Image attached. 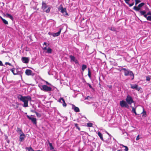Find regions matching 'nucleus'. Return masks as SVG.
I'll return each mask as SVG.
<instances>
[{
	"label": "nucleus",
	"instance_id": "6e6552de",
	"mask_svg": "<svg viewBox=\"0 0 151 151\" xmlns=\"http://www.w3.org/2000/svg\"><path fill=\"white\" fill-rule=\"evenodd\" d=\"M144 5V3H142L139 4L137 7L136 6H134L133 7V9L136 11H138L140 10L141 8Z\"/></svg>",
	"mask_w": 151,
	"mask_h": 151
},
{
	"label": "nucleus",
	"instance_id": "6e6d98bb",
	"mask_svg": "<svg viewBox=\"0 0 151 151\" xmlns=\"http://www.w3.org/2000/svg\"><path fill=\"white\" fill-rule=\"evenodd\" d=\"M35 151H40V150H37Z\"/></svg>",
	"mask_w": 151,
	"mask_h": 151
},
{
	"label": "nucleus",
	"instance_id": "20e7f679",
	"mask_svg": "<svg viewBox=\"0 0 151 151\" xmlns=\"http://www.w3.org/2000/svg\"><path fill=\"white\" fill-rule=\"evenodd\" d=\"M126 101L128 104L131 105L134 102L132 97L129 95H128L126 99Z\"/></svg>",
	"mask_w": 151,
	"mask_h": 151
},
{
	"label": "nucleus",
	"instance_id": "2f4dec72",
	"mask_svg": "<svg viewBox=\"0 0 151 151\" xmlns=\"http://www.w3.org/2000/svg\"><path fill=\"white\" fill-rule=\"evenodd\" d=\"M93 124L91 123H88L87 124V125L88 127H91L92 126Z\"/></svg>",
	"mask_w": 151,
	"mask_h": 151
},
{
	"label": "nucleus",
	"instance_id": "f704fd0d",
	"mask_svg": "<svg viewBox=\"0 0 151 151\" xmlns=\"http://www.w3.org/2000/svg\"><path fill=\"white\" fill-rule=\"evenodd\" d=\"M135 5H136L138 3L140 2V1L139 0H135Z\"/></svg>",
	"mask_w": 151,
	"mask_h": 151
},
{
	"label": "nucleus",
	"instance_id": "ea45409f",
	"mask_svg": "<svg viewBox=\"0 0 151 151\" xmlns=\"http://www.w3.org/2000/svg\"><path fill=\"white\" fill-rule=\"evenodd\" d=\"M48 34L49 35H52L53 36V32H49L48 33Z\"/></svg>",
	"mask_w": 151,
	"mask_h": 151
},
{
	"label": "nucleus",
	"instance_id": "412c9836",
	"mask_svg": "<svg viewBox=\"0 0 151 151\" xmlns=\"http://www.w3.org/2000/svg\"><path fill=\"white\" fill-rule=\"evenodd\" d=\"M69 57L71 60L73 61V62L76 59V58L74 56L72 55H70Z\"/></svg>",
	"mask_w": 151,
	"mask_h": 151
},
{
	"label": "nucleus",
	"instance_id": "c85d7f7f",
	"mask_svg": "<svg viewBox=\"0 0 151 151\" xmlns=\"http://www.w3.org/2000/svg\"><path fill=\"white\" fill-rule=\"evenodd\" d=\"M7 16L8 17H9L11 19H12L13 17L12 16L9 14H6Z\"/></svg>",
	"mask_w": 151,
	"mask_h": 151
},
{
	"label": "nucleus",
	"instance_id": "864d4df0",
	"mask_svg": "<svg viewBox=\"0 0 151 151\" xmlns=\"http://www.w3.org/2000/svg\"><path fill=\"white\" fill-rule=\"evenodd\" d=\"M43 45H47V43L46 42H44V43Z\"/></svg>",
	"mask_w": 151,
	"mask_h": 151
},
{
	"label": "nucleus",
	"instance_id": "6ab92c4d",
	"mask_svg": "<svg viewBox=\"0 0 151 151\" xmlns=\"http://www.w3.org/2000/svg\"><path fill=\"white\" fill-rule=\"evenodd\" d=\"M99 137L102 140H103V138L102 134L99 132H98L97 133Z\"/></svg>",
	"mask_w": 151,
	"mask_h": 151
},
{
	"label": "nucleus",
	"instance_id": "a211bd4d",
	"mask_svg": "<svg viewBox=\"0 0 151 151\" xmlns=\"http://www.w3.org/2000/svg\"><path fill=\"white\" fill-rule=\"evenodd\" d=\"M47 142L50 146V150H52L54 149V147L53 146H52V144L50 142V141L49 140H47Z\"/></svg>",
	"mask_w": 151,
	"mask_h": 151
},
{
	"label": "nucleus",
	"instance_id": "39448f33",
	"mask_svg": "<svg viewBox=\"0 0 151 151\" xmlns=\"http://www.w3.org/2000/svg\"><path fill=\"white\" fill-rule=\"evenodd\" d=\"M47 6L45 3H44L43 2L42 4V8L47 13H48L50 12L51 8L49 7L47 8V9L45 10V9L47 8Z\"/></svg>",
	"mask_w": 151,
	"mask_h": 151
},
{
	"label": "nucleus",
	"instance_id": "8fccbe9b",
	"mask_svg": "<svg viewBox=\"0 0 151 151\" xmlns=\"http://www.w3.org/2000/svg\"><path fill=\"white\" fill-rule=\"evenodd\" d=\"M127 70V69L125 68H124V69H123V70H124V72L126 71Z\"/></svg>",
	"mask_w": 151,
	"mask_h": 151
},
{
	"label": "nucleus",
	"instance_id": "09e8293b",
	"mask_svg": "<svg viewBox=\"0 0 151 151\" xmlns=\"http://www.w3.org/2000/svg\"><path fill=\"white\" fill-rule=\"evenodd\" d=\"M47 47H44V48H43V50H47Z\"/></svg>",
	"mask_w": 151,
	"mask_h": 151
},
{
	"label": "nucleus",
	"instance_id": "cd10ccee",
	"mask_svg": "<svg viewBox=\"0 0 151 151\" xmlns=\"http://www.w3.org/2000/svg\"><path fill=\"white\" fill-rule=\"evenodd\" d=\"M109 29H110V30L113 31H116V29L114 27H110L109 28Z\"/></svg>",
	"mask_w": 151,
	"mask_h": 151
},
{
	"label": "nucleus",
	"instance_id": "de8ad7c7",
	"mask_svg": "<svg viewBox=\"0 0 151 151\" xmlns=\"http://www.w3.org/2000/svg\"><path fill=\"white\" fill-rule=\"evenodd\" d=\"M75 63L77 64L78 63V60L76 59L74 61Z\"/></svg>",
	"mask_w": 151,
	"mask_h": 151
},
{
	"label": "nucleus",
	"instance_id": "423d86ee",
	"mask_svg": "<svg viewBox=\"0 0 151 151\" xmlns=\"http://www.w3.org/2000/svg\"><path fill=\"white\" fill-rule=\"evenodd\" d=\"M124 72V75L125 76H127L129 75L131 76L132 77V80H133L134 79V75L132 71H130L128 69H127V70L126 71Z\"/></svg>",
	"mask_w": 151,
	"mask_h": 151
},
{
	"label": "nucleus",
	"instance_id": "c03bdc74",
	"mask_svg": "<svg viewBox=\"0 0 151 151\" xmlns=\"http://www.w3.org/2000/svg\"><path fill=\"white\" fill-rule=\"evenodd\" d=\"M45 82L46 83V84L50 85V86L51 85V84L49 83H48V82L46 81H45Z\"/></svg>",
	"mask_w": 151,
	"mask_h": 151
},
{
	"label": "nucleus",
	"instance_id": "aec40b11",
	"mask_svg": "<svg viewBox=\"0 0 151 151\" xmlns=\"http://www.w3.org/2000/svg\"><path fill=\"white\" fill-rule=\"evenodd\" d=\"M0 18L3 21V22L5 24H8V22L6 20L2 18V17H0Z\"/></svg>",
	"mask_w": 151,
	"mask_h": 151
},
{
	"label": "nucleus",
	"instance_id": "58836bf2",
	"mask_svg": "<svg viewBox=\"0 0 151 151\" xmlns=\"http://www.w3.org/2000/svg\"><path fill=\"white\" fill-rule=\"evenodd\" d=\"M125 148L124 149V150L125 151H128V148L127 146H126Z\"/></svg>",
	"mask_w": 151,
	"mask_h": 151
},
{
	"label": "nucleus",
	"instance_id": "79ce46f5",
	"mask_svg": "<svg viewBox=\"0 0 151 151\" xmlns=\"http://www.w3.org/2000/svg\"><path fill=\"white\" fill-rule=\"evenodd\" d=\"M87 84L88 85V86L89 87V88H91L92 89H93V88L91 85L89 84V83H87Z\"/></svg>",
	"mask_w": 151,
	"mask_h": 151
},
{
	"label": "nucleus",
	"instance_id": "9b49d317",
	"mask_svg": "<svg viewBox=\"0 0 151 151\" xmlns=\"http://www.w3.org/2000/svg\"><path fill=\"white\" fill-rule=\"evenodd\" d=\"M131 87L133 89H135L136 90H137L138 91H139L140 89L141 88L139 87L138 86V85L137 84H132L130 85Z\"/></svg>",
	"mask_w": 151,
	"mask_h": 151
},
{
	"label": "nucleus",
	"instance_id": "ddd939ff",
	"mask_svg": "<svg viewBox=\"0 0 151 151\" xmlns=\"http://www.w3.org/2000/svg\"><path fill=\"white\" fill-rule=\"evenodd\" d=\"M25 137V135L23 132H22L20 135L19 140L20 142H21L24 140Z\"/></svg>",
	"mask_w": 151,
	"mask_h": 151
},
{
	"label": "nucleus",
	"instance_id": "f8f14e48",
	"mask_svg": "<svg viewBox=\"0 0 151 151\" xmlns=\"http://www.w3.org/2000/svg\"><path fill=\"white\" fill-rule=\"evenodd\" d=\"M58 102L60 103H63V107H65L66 106V104L64 99L62 97H60L58 100Z\"/></svg>",
	"mask_w": 151,
	"mask_h": 151
},
{
	"label": "nucleus",
	"instance_id": "e433bc0d",
	"mask_svg": "<svg viewBox=\"0 0 151 151\" xmlns=\"http://www.w3.org/2000/svg\"><path fill=\"white\" fill-rule=\"evenodd\" d=\"M91 99V98L89 96H88L86 98H85V99H87L88 100H90V99Z\"/></svg>",
	"mask_w": 151,
	"mask_h": 151
},
{
	"label": "nucleus",
	"instance_id": "4d7b16f0",
	"mask_svg": "<svg viewBox=\"0 0 151 151\" xmlns=\"http://www.w3.org/2000/svg\"><path fill=\"white\" fill-rule=\"evenodd\" d=\"M90 151H93V150H91Z\"/></svg>",
	"mask_w": 151,
	"mask_h": 151
},
{
	"label": "nucleus",
	"instance_id": "a878e982",
	"mask_svg": "<svg viewBox=\"0 0 151 151\" xmlns=\"http://www.w3.org/2000/svg\"><path fill=\"white\" fill-rule=\"evenodd\" d=\"M140 15L141 16H143L146 13V12L145 11H140Z\"/></svg>",
	"mask_w": 151,
	"mask_h": 151
},
{
	"label": "nucleus",
	"instance_id": "7ed1b4c3",
	"mask_svg": "<svg viewBox=\"0 0 151 151\" xmlns=\"http://www.w3.org/2000/svg\"><path fill=\"white\" fill-rule=\"evenodd\" d=\"M38 86L41 90L46 91H50L52 90V88L46 85H42L41 84L38 85Z\"/></svg>",
	"mask_w": 151,
	"mask_h": 151
},
{
	"label": "nucleus",
	"instance_id": "37998d69",
	"mask_svg": "<svg viewBox=\"0 0 151 151\" xmlns=\"http://www.w3.org/2000/svg\"><path fill=\"white\" fill-rule=\"evenodd\" d=\"M140 139V138L139 137V135H138L137 137L136 138V140H138L139 139Z\"/></svg>",
	"mask_w": 151,
	"mask_h": 151
},
{
	"label": "nucleus",
	"instance_id": "3c124183",
	"mask_svg": "<svg viewBox=\"0 0 151 151\" xmlns=\"http://www.w3.org/2000/svg\"><path fill=\"white\" fill-rule=\"evenodd\" d=\"M120 145L124 147H125L126 146H124L122 144H120Z\"/></svg>",
	"mask_w": 151,
	"mask_h": 151
},
{
	"label": "nucleus",
	"instance_id": "a19ab883",
	"mask_svg": "<svg viewBox=\"0 0 151 151\" xmlns=\"http://www.w3.org/2000/svg\"><path fill=\"white\" fill-rule=\"evenodd\" d=\"M134 4V2H133L132 3V4H129V6L130 7H131V6H133Z\"/></svg>",
	"mask_w": 151,
	"mask_h": 151
},
{
	"label": "nucleus",
	"instance_id": "473e14b6",
	"mask_svg": "<svg viewBox=\"0 0 151 151\" xmlns=\"http://www.w3.org/2000/svg\"><path fill=\"white\" fill-rule=\"evenodd\" d=\"M75 127H76V128H77L79 130H80V128L78 127V125L76 123L75 124Z\"/></svg>",
	"mask_w": 151,
	"mask_h": 151
},
{
	"label": "nucleus",
	"instance_id": "72a5a7b5",
	"mask_svg": "<svg viewBox=\"0 0 151 151\" xmlns=\"http://www.w3.org/2000/svg\"><path fill=\"white\" fill-rule=\"evenodd\" d=\"M150 78L149 77L147 76L146 77V80L147 81H149L150 80Z\"/></svg>",
	"mask_w": 151,
	"mask_h": 151
},
{
	"label": "nucleus",
	"instance_id": "49530a36",
	"mask_svg": "<svg viewBox=\"0 0 151 151\" xmlns=\"http://www.w3.org/2000/svg\"><path fill=\"white\" fill-rule=\"evenodd\" d=\"M0 65L1 66H4L3 64L1 61H0Z\"/></svg>",
	"mask_w": 151,
	"mask_h": 151
},
{
	"label": "nucleus",
	"instance_id": "bb28decb",
	"mask_svg": "<svg viewBox=\"0 0 151 151\" xmlns=\"http://www.w3.org/2000/svg\"><path fill=\"white\" fill-rule=\"evenodd\" d=\"M132 112L134 113L135 115H137V114L136 111V108H134V107H132Z\"/></svg>",
	"mask_w": 151,
	"mask_h": 151
},
{
	"label": "nucleus",
	"instance_id": "5701e85b",
	"mask_svg": "<svg viewBox=\"0 0 151 151\" xmlns=\"http://www.w3.org/2000/svg\"><path fill=\"white\" fill-rule=\"evenodd\" d=\"M15 68H13L10 69V70L13 73L14 75H16L18 73H17V72H16V73L15 72Z\"/></svg>",
	"mask_w": 151,
	"mask_h": 151
},
{
	"label": "nucleus",
	"instance_id": "dca6fc26",
	"mask_svg": "<svg viewBox=\"0 0 151 151\" xmlns=\"http://www.w3.org/2000/svg\"><path fill=\"white\" fill-rule=\"evenodd\" d=\"M61 30H62V29H60L59 31L58 32H57L55 33H53V36L54 37H57V36H59L60 34V32H61Z\"/></svg>",
	"mask_w": 151,
	"mask_h": 151
},
{
	"label": "nucleus",
	"instance_id": "4468645a",
	"mask_svg": "<svg viewBox=\"0 0 151 151\" xmlns=\"http://www.w3.org/2000/svg\"><path fill=\"white\" fill-rule=\"evenodd\" d=\"M72 109L74 111L76 112H78L80 111L79 108L76 106L72 104Z\"/></svg>",
	"mask_w": 151,
	"mask_h": 151
},
{
	"label": "nucleus",
	"instance_id": "9d476101",
	"mask_svg": "<svg viewBox=\"0 0 151 151\" xmlns=\"http://www.w3.org/2000/svg\"><path fill=\"white\" fill-rule=\"evenodd\" d=\"M29 58L28 57H22L21 58V60L23 63H29Z\"/></svg>",
	"mask_w": 151,
	"mask_h": 151
},
{
	"label": "nucleus",
	"instance_id": "4be33fe9",
	"mask_svg": "<svg viewBox=\"0 0 151 151\" xmlns=\"http://www.w3.org/2000/svg\"><path fill=\"white\" fill-rule=\"evenodd\" d=\"M52 49L50 47H48L47 49V51L46 52L47 53L51 54L52 53Z\"/></svg>",
	"mask_w": 151,
	"mask_h": 151
},
{
	"label": "nucleus",
	"instance_id": "c756f323",
	"mask_svg": "<svg viewBox=\"0 0 151 151\" xmlns=\"http://www.w3.org/2000/svg\"><path fill=\"white\" fill-rule=\"evenodd\" d=\"M88 75L90 78H91V73L89 68L88 69Z\"/></svg>",
	"mask_w": 151,
	"mask_h": 151
},
{
	"label": "nucleus",
	"instance_id": "f03ea898",
	"mask_svg": "<svg viewBox=\"0 0 151 151\" xmlns=\"http://www.w3.org/2000/svg\"><path fill=\"white\" fill-rule=\"evenodd\" d=\"M58 9V11H60L64 17H66L68 16V14L67 12L66 8H63L62 5H60Z\"/></svg>",
	"mask_w": 151,
	"mask_h": 151
},
{
	"label": "nucleus",
	"instance_id": "0eeeda50",
	"mask_svg": "<svg viewBox=\"0 0 151 151\" xmlns=\"http://www.w3.org/2000/svg\"><path fill=\"white\" fill-rule=\"evenodd\" d=\"M120 105L122 107H125L128 108L129 106H128L127 102H126L124 100H122L120 101Z\"/></svg>",
	"mask_w": 151,
	"mask_h": 151
},
{
	"label": "nucleus",
	"instance_id": "603ef678",
	"mask_svg": "<svg viewBox=\"0 0 151 151\" xmlns=\"http://www.w3.org/2000/svg\"><path fill=\"white\" fill-rule=\"evenodd\" d=\"M121 67L122 68L120 70V71H122V70H123V69H124V68H122V67Z\"/></svg>",
	"mask_w": 151,
	"mask_h": 151
},
{
	"label": "nucleus",
	"instance_id": "5fc2aeb1",
	"mask_svg": "<svg viewBox=\"0 0 151 151\" xmlns=\"http://www.w3.org/2000/svg\"><path fill=\"white\" fill-rule=\"evenodd\" d=\"M122 150H117V151H122Z\"/></svg>",
	"mask_w": 151,
	"mask_h": 151
},
{
	"label": "nucleus",
	"instance_id": "b1692460",
	"mask_svg": "<svg viewBox=\"0 0 151 151\" xmlns=\"http://www.w3.org/2000/svg\"><path fill=\"white\" fill-rule=\"evenodd\" d=\"M87 68V66L85 65H83L82 66V70L83 71L84 70Z\"/></svg>",
	"mask_w": 151,
	"mask_h": 151
},
{
	"label": "nucleus",
	"instance_id": "c9c22d12",
	"mask_svg": "<svg viewBox=\"0 0 151 151\" xmlns=\"http://www.w3.org/2000/svg\"><path fill=\"white\" fill-rule=\"evenodd\" d=\"M28 151H35L31 147H30L28 149Z\"/></svg>",
	"mask_w": 151,
	"mask_h": 151
},
{
	"label": "nucleus",
	"instance_id": "a18cd8bd",
	"mask_svg": "<svg viewBox=\"0 0 151 151\" xmlns=\"http://www.w3.org/2000/svg\"><path fill=\"white\" fill-rule=\"evenodd\" d=\"M147 14H149V16H151V11L147 12Z\"/></svg>",
	"mask_w": 151,
	"mask_h": 151
},
{
	"label": "nucleus",
	"instance_id": "4c0bfd02",
	"mask_svg": "<svg viewBox=\"0 0 151 151\" xmlns=\"http://www.w3.org/2000/svg\"><path fill=\"white\" fill-rule=\"evenodd\" d=\"M5 65H8L10 66H12L11 64L9 63H8V62H6L5 63Z\"/></svg>",
	"mask_w": 151,
	"mask_h": 151
},
{
	"label": "nucleus",
	"instance_id": "f257e3e1",
	"mask_svg": "<svg viewBox=\"0 0 151 151\" xmlns=\"http://www.w3.org/2000/svg\"><path fill=\"white\" fill-rule=\"evenodd\" d=\"M17 98L20 101L24 103L23 106L24 107H26L28 106V101H31L32 100L31 97L29 96H23L21 94L18 95Z\"/></svg>",
	"mask_w": 151,
	"mask_h": 151
},
{
	"label": "nucleus",
	"instance_id": "f3484780",
	"mask_svg": "<svg viewBox=\"0 0 151 151\" xmlns=\"http://www.w3.org/2000/svg\"><path fill=\"white\" fill-rule=\"evenodd\" d=\"M32 71L30 70L27 69L25 71V73L27 75H30L32 73Z\"/></svg>",
	"mask_w": 151,
	"mask_h": 151
},
{
	"label": "nucleus",
	"instance_id": "1a4fd4ad",
	"mask_svg": "<svg viewBox=\"0 0 151 151\" xmlns=\"http://www.w3.org/2000/svg\"><path fill=\"white\" fill-rule=\"evenodd\" d=\"M27 118L29 120H31L33 124H37V119L35 118L31 117L29 115L27 116Z\"/></svg>",
	"mask_w": 151,
	"mask_h": 151
},
{
	"label": "nucleus",
	"instance_id": "2eb2a0df",
	"mask_svg": "<svg viewBox=\"0 0 151 151\" xmlns=\"http://www.w3.org/2000/svg\"><path fill=\"white\" fill-rule=\"evenodd\" d=\"M143 16L146 18L147 20L151 21V16H149V14H147H147H144Z\"/></svg>",
	"mask_w": 151,
	"mask_h": 151
},
{
	"label": "nucleus",
	"instance_id": "393cba45",
	"mask_svg": "<svg viewBox=\"0 0 151 151\" xmlns=\"http://www.w3.org/2000/svg\"><path fill=\"white\" fill-rule=\"evenodd\" d=\"M17 131L19 133L21 134L22 132L21 129L19 128H17Z\"/></svg>",
	"mask_w": 151,
	"mask_h": 151
},
{
	"label": "nucleus",
	"instance_id": "7c9ffc66",
	"mask_svg": "<svg viewBox=\"0 0 151 151\" xmlns=\"http://www.w3.org/2000/svg\"><path fill=\"white\" fill-rule=\"evenodd\" d=\"M35 113L37 117H40L41 116V115L36 111H35Z\"/></svg>",
	"mask_w": 151,
	"mask_h": 151
}]
</instances>
